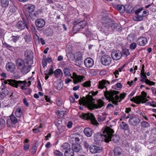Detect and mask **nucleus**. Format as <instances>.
<instances>
[{"label":"nucleus","mask_w":156,"mask_h":156,"mask_svg":"<svg viewBox=\"0 0 156 156\" xmlns=\"http://www.w3.org/2000/svg\"><path fill=\"white\" fill-rule=\"evenodd\" d=\"M98 93L97 91L94 92L93 91L90 92L83 98H81L79 100V104L80 105H86L89 109L91 110L101 108L104 105L103 101L101 99H99L97 101L96 104L93 102L94 99L92 96H94Z\"/></svg>","instance_id":"f257e3e1"},{"label":"nucleus","mask_w":156,"mask_h":156,"mask_svg":"<svg viewBox=\"0 0 156 156\" xmlns=\"http://www.w3.org/2000/svg\"><path fill=\"white\" fill-rule=\"evenodd\" d=\"M101 132V133H98L96 134L94 138L95 143L99 144L103 141L106 143L109 142L113 132V129L108 127H106L103 128Z\"/></svg>","instance_id":"f03ea898"},{"label":"nucleus","mask_w":156,"mask_h":156,"mask_svg":"<svg viewBox=\"0 0 156 156\" xmlns=\"http://www.w3.org/2000/svg\"><path fill=\"white\" fill-rule=\"evenodd\" d=\"M104 95L106 99L111 101L112 103L117 105L118 102H120L123 99L126 95V93H122L120 95V97L117 95L119 93L118 91L115 90H111L109 91L104 92Z\"/></svg>","instance_id":"7ed1b4c3"},{"label":"nucleus","mask_w":156,"mask_h":156,"mask_svg":"<svg viewBox=\"0 0 156 156\" xmlns=\"http://www.w3.org/2000/svg\"><path fill=\"white\" fill-rule=\"evenodd\" d=\"M9 84L16 88L18 87H20L21 89L26 94H29L31 91L30 88L26 87L27 82L26 81L16 80H8Z\"/></svg>","instance_id":"20e7f679"},{"label":"nucleus","mask_w":156,"mask_h":156,"mask_svg":"<svg viewBox=\"0 0 156 156\" xmlns=\"http://www.w3.org/2000/svg\"><path fill=\"white\" fill-rule=\"evenodd\" d=\"M147 94L144 91H142L141 92L142 96L140 95L133 97L131 99V101L137 104H139L140 103H144L147 101L146 98Z\"/></svg>","instance_id":"39448f33"},{"label":"nucleus","mask_w":156,"mask_h":156,"mask_svg":"<svg viewBox=\"0 0 156 156\" xmlns=\"http://www.w3.org/2000/svg\"><path fill=\"white\" fill-rule=\"evenodd\" d=\"M82 117L84 119L90 120L91 123L94 125H97L98 124V123L93 114L83 113Z\"/></svg>","instance_id":"423d86ee"},{"label":"nucleus","mask_w":156,"mask_h":156,"mask_svg":"<svg viewBox=\"0 0 156 156\" xmlns=\"http://www.w3.org/2000/svg\"><path fill=\"white\" fill-rule=\"evenodd\" d=\"M24 55L26 59V63L28 64H33V54L32 51L27 50L24 53Z\"/></svg>","instance_id":"0eeeda50"},{"label":"nucleus","mask_w":156,"mask_h":156,"mask_svg":"<svg viewBox=\"0 0 156 156\" xmlns=\"http://www.w3.org/2000/svg\"><path fill=\"white\" fill-rule=\"evenodd\" d=\"M142 10V8H140L136 11L135 14L136 16H133V18L134 20L136 21H140L143 20L144 15L141 12Z\"/></svg>","instance_id":"6e6552de"},{"label":"nucleus","mask_w":156,"mask_h":156,"mask_svg":"<svg viewBox=\"0 0 156 156\" xmlns=\"http://www.w3.org/2000/svg\"><path fill=\"white\" fill-rule=\"evenodd\" d=\"M10 119H8L7 121V124L8 127L12 126L13 125L16 124L18 122V120L15 116L12 113L9 116Z\"/></svg>","instance_id":"1a4fd4ad"},{"label":"nucleus","mask_w":156,"mask_h":156,"mask_svg":"<svg viewBox=\"0 0 156 156\" xmlns=\"http://www.w3.org/2000/svg\"><path fill=\"white\" fill-rule=\"evenodd\" d=\"M111 60L110 57L107 55H103L101 58V63L105 66L109 65L111 63Z\"/></svg>","instance_id":"9d476101"},{"label":"nucleus","mask_w":156,"mask_h":156,"mask_svg":"<svg viewBox=\"0 0 156 156\" xmlns=\"http://www.w3.org/2000/svg\"><path fill=\"white\" fill-rule=\"evenodd\" d=\"M122 56L121 52L119 50L114 51L111 53V57L114 60H117L120 59Z\"/></svg>","instance_id":"9b49d317"},{"label":"nucleus","mask_w":156,"mask_h":156,"mask_svg":"<svg viewBox=\"0 0 156 156\" xmlns=\"http://www.w3.org/2000/svg\"><path fill=\"white\" fill-rule=\"evenodd\" d=\"M129 122L131 125L136 126L139 123L140 120L138 117L134 116L131 117L129 119Z\"/></svg>","instance_id":"f8f14e48"},{"label":"nucleus","mask_w":156,"mask_h":156,"mask_svg":"<svg viewBox=\"0 0 156 156\" xmlns=\"http://www.w3.org/2000/svg\"><path fill=\"white\" fill-rule=\"evenodd\" d=\"M73 24L74 25L73 27V31L74 33H76L79 31L80 29H82L79 23V20H74L73 22Z\"/></svg>","instance_id":"ddd939ff"},{"label":"nucleus","mask_w":156,"mask_h":156,"mask_svg":"<svg viewBox=\"0 0 156 156\" xmlns=\"http://www.w3.org/2000/svg\"><path fill=\"white\" fill-rule=\"evenodd\" d=\"M16 27L18 29L20 30L24 29L25 27L28 29L27 22L24 19H23L22 21H18L17 23Z\"/></svg>","instance_id":"4468645a"},{"label":"nucleus","mask_w":156,"mask_h":156,"mask_svg":"<svg viewBox=\"0 0 156 156\" xmlns=\"http://www.w3.org/2000/svg\"><path fill=\"white\" fill-rule=\"evenodd\" d=\"M137 44L140 46H144L147 43V40L145 37H140L138 38L136 41Z\"/></svg>","instance_id":"2eb2a0df"},{"label":"nucleus","mask_w":156,"mask_h":156,"mask_svg":"<svg viewBox=\"0 0 156 156\" xmlns=\"http://www.w3.org/2000/svg\"><path fill=\"white\" fill-rule=\"evenodd\" d=\"M112 22L111 19L107 16H103L101 20L102 25L110 26Z\"/></svg>","instance_id":"dca6fc26"},{"label":"nucleus","mask_w":156,"mask_h":156,"mask_svg":"<svg viewBox=\"0 0 156 156\" xmlns=\"http://www.w3.org/2000/svg\"><path fill=\"white\" fill-rule=\"evenodd\" d=\"M102 148L101 147H97L95 145H91L90 147V151L92 153H95L101 152Z\"/></svg>","instance_id":"f3484780"},{"label":"nucleus","mask_w":156,"mask_h":156,"mask_svg":"<svg viewBox=\"0 0 156 156\" xmlns=\"http://www.w3.org/2000/svg\"><path fill=\"white\" fill-rule=\"evenodd\" d=\"M84 63L87 68H90L94 65V61L91 58H87L84 60Z\"/></svg>","instance_id":"a211bd4d"},{"label":"nucleus","mask_w":156,"mask_h":156,"mask_svg":"<svg viewBox=\"0 0 156 156\" xmlns=\"http://www.w3.org/2000/svg\"><path fill=\"white\" fill-rule=\"evenodd\" d=\"M109 84V81L103 80L98 82V88L99 89H103L105 88L106 86Z\"/></svg>","instance_id":"6ab92c4d"},{"label":"nucleus","mask_w":156,"mask_h":156,"mask_svg":"<svg viewBox=\"0 0 156 156\" xmlns=\"http://www.w3.org/2000/svg\"><path fill=\"white\" fill-rule=\"evenodd\" d=\"M71 77L74 79V83H75L77 82H81L84 78L83 76L77 75L75 73H73V76Z\"/></svg>","instance_id":"aec40b11"},{"label":"nucleus","mask_w":156,"mask_h":156,"mask_svg":"<svg viewBox=\"0 0 156 156\" xmlns=\"http://www.w3.org/2000/svg\"><path fill=\"white\" fill-rule=\"evenodd\" d=\"M37 27L39 28L44 27L45 24V21L41 19H39L36 20L35 22Z\"/></svg>","instance_id":"412c9836"},{"label":"nucleus","mask_w":156,"mask_h":156,"mask_svg":"<svg viewBox=\"0 0 156 156\" xmlns=\"http://www.w3.org/2000/svg\"><path fill=\"white\" fill-rule=\"evenodd\" d=\"M31 64H29L28 66H26L25 65L23 67H22L20 69L21 72L23 74H26L28 73L31 69Z\"/></svg>","instance_id":"4be33fe9"},{"label":"nucleus","mask_w":156,"mask_h":156,"mask_svg":"<svg viewBox=\"0 0 156 156\" xmlns=\"http://www.w3.org/2000/svg\"><path fill=\"white\" fill-rule=\"evenodd\" d=\"M16 65L18 69H20L25 65L24 61L22 59H18L16 62Z\"/></svg>","instance_id":"5701e85b"},{"label":"nucleus","mask_w":156,"mask_h":156,"mask_svg":"<svg viewBox=\"0 0 156 156\" xmlns=\"http://www.w3.org/2000/svg\"><path fill=\"white\" fill-rule=\"evenodd\" d=\"M109 28L110 26L102 25L101 30L102 33H103L106 35H107L109 33Z\"/></svg>","instance_id":"b1692460"},{"label":"nucleus","mask_w":156,"mask_h":156,"mask_svg":"<svg viewBox=\"0 0 156 156\" xmlns=\"http://www.w3.org/2000/svg\"><path fill=\"white\" fill-rule=\"evenodd\" d=\"M114 156H122V150L119 147H115L114 149Z\"/></svg>","instance_id":"393cba45"},{"label":"nucleus","mask_w":156,"mask_h":156,"mask_svg":"<svg viewBox=\"0 0 156 156\" xmlns=\"http://www.w3.org/2000/svg\"><path fill=\"white\" fill-rule=\"evenodd\" d=\"M6 68L8 71H13L15 69V65L12 62H9L6 64Z\"/></svg>","instance_id":"a878e982"},{"label":"nucleus","mask_w":156,"mask_h":156,"mask_svg":"<svg viewBox=\"0 0 156 156\" xmlns=\"http://www.w3.org/2000/svg\"><path fill=\"white\" fill-rule=\"evenodd\" d=\"M111 27L113 31H117L119 29L120 27V25L118 24L113 21V22L110 25V27Z\"/></svg>","instance_id":"bb28decb"},{"label":"nucleus","mask_w":156,"mask_h":156,"mask_svg":"<svg viewBox=\"0 0 156 156\" xmlns=\"http://www.w3.org/2000/svg\"><path fill=\"white\" fill-rule=\"evenodd\" d=\"M115 9L121 13H124L125 11V7L122 5H119L114 6Z\"/></svg>","instance_id":"cd10ccee"},{"label":"nucleus","mask_w":156,"mask_h":156,"mask_svg":"<svg viewBox=\"0 0 156 156\" xmlns=\"http://www.w3.org/2000/svg\"><path fill=\"white\" fill-rule=\"evenodd\" d=\"M85 134L87 137L91 136L93 133V131L91 129L88 127L85 128L83 130Z\"/></svg>","instance_id":"c85d7f7f"},{"label":"nucleus","mask_w":156,"mask_h":156,"mask_svg":"<svg viewBox=\"0 0 156 156\" xmlns=\"http://www.w3.org/2000/svg\"><path fill=\"white\" fill-rule=\"evenodd\" d=\"M72 150L76 152H79L81 149V147L77 143L72 145Z\"/></svg>","instance_id":"c756f323"},{"label":"nucleus","mask_w":156,"mask_h":156,"mask_svg":"<svg viewBox=\"0 0 156 156\" xmlns=\"http://www.w3.org/2000/svg\"><path fill=\"white\" fill-rule=\"evenodd\" d=\"M119 127L121 129L124 130H128L129 129L128 125L124 122H122L120 124L119 126Z\"/></svg>","instance_id":"7c9ffc66"},{"label":"nucleus","mask_w":156,"mask_h":156,"mask_svg":"<svg viewBox=\"0 0 156 156\" xmlns=\"http://www.w3.org/2000/svg\"><path fill=\"white\" fill-rule=\"evenodd\" d=\"M16 8L14 5L12 4L10 5L9 7V13L12 14L16 12Z\"/></svg>","instance_id":"2f4dec72"},{"label":"nucleus","mask_w":156,"mask_h":156,"mask_svg":"<svg viewBox=\"0 0 156 156\" xmlns=\"http://www.w3.org/2000/svg\"><path fill=\"white\" fill-rule=\"evenodd\" d=\"M74 153L71 148L66 150L65 152V156H73Z\"/></svg>","instance_id":"473e14b6"},{"label":"nucleus","mask_w":156,"mask_h":156,"mask_svg":"<svg viewBox=\"0 0 156 156\" xmlns=\"http://www.w3.org/2000/svg\"><path fill=\"white\" fill-rule=\"evenodd\" d=\"M70 148V145L68 143H64L61 147V149L62 150H67Z\"/></svg>","instance_id":"72a5a7b5"},{"label":"nucleus","mask_w":156,"mask_h":156,"mask_svg":"<svg viewBox=\"0 0 156 156\" xmlns=\"http://www.w3.org/2000/svg\"><path fill=\"white\" fill-rule=\"evenodd\" d=\"M114 133V131H113V132H112V134L111 135V137L110 141H111V139H112V140L114 142L116 143L118 141L119 139V136L117 135H114L113 134Z\"/></svg>","instance_id":"f704fd0d"},{"label":"nucleus","mask_w":156,"mask_h":156,"mask_svg":"<svg viewBox=\"0 0 156 156\" xmlns=\"http://www.w3.org/2000/svg\"><path fill=\"white\" fill-rule=\"evenodd\" d=\"M26 8L29 13L33 12L35 9V7L33 5H29L27 6Z\"/></svg>","instance_id":"c9c22d12"},{"label":"nucleus","mask_w":156,"mask_h":156,"mask_svg":"<svg viewBox=\"0 0 156 156\" xmlns=\"http://www.w3.org/2000/svg\"><path fill=\"white\" fill-rule=\"evenodd\" d=\"M9 4V0H1V5L3 8H5L7 7Z\"/></svg>","instance_id":"e433bc0d"},{"label":"nucleus","mask_w":156,"mask_h":156,"mask_svg":"<svg viewBox=\"0 0 156 156\" xmlns=\"http://www.w3.org/2000/svg\"><path fill=\"white\" fill-rule=\"evenodd\" d=\"M20 38V36L19 35H12L11 37V41L14 43H16L19 40Z\"/></svg>","instance_id":"4c0bfd02"},{"label":"nucleus","mask_w":156,"mask_h":156,"mask_svg":"<svg viewBox=\"0 0 156 156\" xmlns=\"http://www.w3.org/2000/svg\"><path fill=\"white\" fill-rule=\"evenodd\" d=\"M22 112L21 108H17L15 112L16 115L17 117H20L21 116Z\"/></svg>","instance_id":"58836bf2"},{"label":"nucleus","mask_w":156,"mask_h":156,"mask_svg":"<svg viewBox=\"0 0 156 156\" xmlns=\"http://www.w3.org/2000/svg\"><path fill=\"white\" fill-rule=\"evenodd\" d=\"M45 75H51L53 73V66L51 65L49 69L44 71Z\"/></svg>","instance_id":"ea45409f"},{"label":"nucleus","mask_w":156,"mask_h":156,"mask_svg":"<svg viewBox=\"0 0 156 156\" xmlns=\"http://www.w3.org/2000/svg\"><path fill=\"white\" fill-rule=\"evenodd\" d=\"M66 112V111L64 108H61L58 111V115L59 117H62L64 116Z\"/></svg>","instance_id":"a19ab883"},{"label":"nucleus","mask_w":156,"mask_h":156,"mask_svg":"<svg viewBox=\"0 0 156 156\" xmlns=\"http://www.w3.org/2000/svg\"><path fill=\"white\" fill-rule=\"evenodd\" d=\"M97 118L98 121L100 122L104 121L105 119V117L104 116L103 114L100 115H97Z\"/></svg>","instance_id":"79ce46f5"},{"label":"nucleus","mask_w":156,"mask_h":156,"mask_svg":"<svg viewBox=\"0 0 156 156\" xmlns=\"http://www.w3.org/2000/svg\"><path fill=\"white\" fill-rule=\"evenodd\" d=\"M64 73L66 76H71L69 72V69L68 68H65L64 69Z\"/></svg>","instance_id":"37998d69"},{"label":"nucleus","mask_w":156,"mask_h":156,"mask_svg":"<svg viewBox=\"0 0 156 156\" xmlns=\"http://www.w3.org/2000/svg\"><path fill=\"white\" fill-rule=\"evenodd\" d=\"M79 22L82 29L87 24V22L85 20L80 21L79 20Z\"/></svg>","instance_id":"c03bdc74"},{"label":"nucleus","mask_w":156,"mask_h":156,"mask_svg":"<svg viewBox=\"0 0 156 156\" xmlns=\"http://www.w3.org/2000/svg\"><path fill=\"white\" fill-rule=\"evenodd\" d=\"M9 93V91L6 89H4L2 90V91L0 93V94L2 97H4L6 95H7Z\"/></svg>","instance_id":"a18cd8bd"},{"label":"nucleus","mask_w":156,"mask_h":156,"mask_svg":"<svg viewBox=\"0 0 156 156\" xmlns=\"http://www.w3.org/2000/svg\"><path fill=\"white\" fill-rule=\"evenodd\" d=\"M61 72L62 70L61 69H56L54 72L55 76L56 77H58V75Z\"/></svg>","instance_id":"49530a36"},{"label":"nucleus","mask_w":156,"mask_h":156,"mask_svg":"<svg viewBox=\"0 0 156 156\" xmlns=\"http://www.w3.org/2000/svg\"><path fill=\"white\" fill-rule=\"evenodd\" d=\"M141 125L144 128L148 127L150 126L149 123L146 121H143L141 122Z\"/></svg>","instance_id":"de8ad7c7"},{"label":"nucleus","mask_w":156,"mask_h":156,"mask_svg":"<svg viewBox=\"0 0 156 156\" xmlns=\"http://www.w3.org/2000/svg\"><path fill=\"white\" fill-rule=\"evenodd\" d=\"M5 124V120L2 118H0V128H2L3 127Z\"/></svg>","instance_id":"09e8293b"},{"label":"nucleus","mask_w":156,"mask_h":156,"mask_svg":"<svg viewBox=\"0 0 156 156\" xmlns=\"http://www.w3.org/2000/svg\"><path fill=\"white\" fill-rule=\"evenodd\" d=\"M5 35V30L0 28V39L3 38Z\"/></svg>","instance_id":"8fccbe9b"},{"label":"nucleus","mask_w":156,"mask_h":156,"mask_svg":"<svg viewBox=\"0 0 156 156\" xmlns=\"http://www.w3.org/2000/svg\"><path fill=\"white\" fill-rule=\"evenodd\" d=\"M23 38L26 42L28 43L30 41L31 37L29 35H26L24 36Z\"/></svg>","instance_id":"3c124183"},{"label":"nucleus","mask_w":156,"mask_h":156,"mask_svg":"<svg viewBox=\"0 0 156 156\" xmlns=\"http://www.w3.org/2000/svg\"><path fill=\"white\" fill-rule=\"evenodd\" d=\"M140 77L142 78L140 81L142 82H145V81L147 79V77L145 75V74H140Z\"/></svg>","instance_id":"603ef678"},{"label":"nucleus","mask_w":156,"mask_h":156,"mask_svg":"<svg viewBox=\"0 0 156 156\" xmlns=\"http://www.w3.org/2000/svg\"><path fill=\"white\" fill-rule=\"evenodd\" d=\"M54 154L57 156H63V154L58 150L55 151Z\"/></svg>","instance_id":"864d4df0"},{"label":"nucleus","mask_w":156,"mask_h":156,"mask_svg":"<svg viewBox=\"0 0 156 156\" xmlns=\"http://www.w3.org/2000/svg\"><path fill=\"white\" fill-rule=\"evenodd\" d=\"M82 58L81 54L80 52H78L76 53L74 56V58Z\"/></svg>","instance_id":"5fc2aeb1"},{"label":"nucleus","mask_w":156,"mask_h":156,"mask_svg":"<svg viewBox=\"0 0 156 156\" xmlns=\"http://www.w3.org/2000/svg\"><path fill=\"white\" fill-rule=\"evenodd\" d=\"M136 44L135 43H133L130 44L129 48L133 50L134 49L136 48Z\"/></svg>","instance_id":"6e6d98bb"},{"label":"nucleus","mask_w":156,"mask_h":156,"mask_svg":"<svg viewBox=\"0 0 156 156\" xmlns=\"http://www.w3.org/2000/svg\"><path fill=\"white\" fill-rule=\"evenodd\" d=\"M145 82L146 84L150 85H154L155 84L154 82L149 80L148 79H146V80L145 81Z\"/></svg>","instance_id":"4d7b16f0"},{"label":"nucleus","mask_w":156,"mask_h":156,"mask_svg":"<svg viewBox=\"0 0 156 156\" xmlns=\"http://www.w3.org/2000/svg\"><path fill=\"white\" fill-rule=\"evenodd\" d=\"M122 54L123 55L126 57L130 53L128 49H125L123 50Z\"/></svg>","instance_id":"13d9d810"},{"label":"nucleus","mask_w":156,"mask_h":156,"mask_svg":"<svg viewBox=\"0 0 156 156\" xmlns=\"http://www.w3.org/2000/svg\"><path fill=\"white\" fill-rule=\"evenodd\" d=\"M37 149V147L36 146H34L31 150V154H35L36 151V150Z\"/></svg>","instance_id":"bf43d9fd"},{"label":"nucleus","mask_w":156,"mask_h":156,"mask_svg":"<svg viewBox=\"0 0 156 156\" xmlns=\"http://www.w3.org/2000/svg\"><path fill=\"white\" fill-rule=\"evenodd\" d=\"M84 87H89L90 86V81H86L82 84Z\"/></svg>","instance_id":"052dcab7"},{"label":"nucleus","mask_w":156,"mask_h":156,"mask_svg":"<svg viewBox=\"0 0 156 156\" xmlns=\"http://www.w3.org/2000/svg\"><path fill=\"white\" fill-rule=\"evenodd\" d=\"M41 128V126L37 127V128L34 129H33V130L34 133H38L40 132L39 130V129Z\"/></svg>","instance_id":"680f3d73"},{"label":"nucleus","mask_w":156,"mask_h":156,"mask_svg":"<svg viewBox=\"0 0 156 156\" xmlns=\"http://www.w3.org/2000/svg\"><path fill=\"white\" fill-rule=\"evenodd\" d=\"M23 101L24 105H25L27 107H29V104L27 101V99L26 98H23Z\"/></svg>","instance_id":"e2e57ef3"},{"label":"nucleus","mask_w":156,"mask_h":156,"mask_svg":"<svg viewBox=\"0 0 156 156\" xmlns=\"http://www.w3.org/2000/svg\"><path fill=\"white\" fill-rule=\"evenodd\" d=\"M42 66L43 67H44L47 65V62L46 59L44 60V59H42Z\"/></svg>","instance_id":"0e129e2a"},{"label":"nucleus","mask_w":156,"mask_h":156,"mask_svg":"<svg viewBox=\"0 0 156 156\" xmlns=\"http://www.w3.org/2000/svg\"><path fill=\"white\" fill-rule=\"evenodd\" d=\"M33 12L29 13V16L32 19H34V17L36 16V15L34 13H32Z\"/></svg>","instance_id":"69168bd1"},{"label":"nucleus","mask_w":156,"mask_h":156,"mask_svg":"<svg viewBox=\"0 0 156 156\" xmlns=\"http://www.w3.org/2000/svg\"><path fill=\"white\" fill-rule=\"evenodd\" d=\"M85 34L86 36L87 37L89 35H90L91 32H90V31L89 30V29H88L86 30V32H85Z\"/></svg>","instance_id":"338daca9"},{"label":"nucleus","mask_w":156,"mask_h":156,"mask_svg":"<svg viewBox=\"0 0 156 156\" xmlns=\"http://www.w3.org/2000/svg\"><path fill=\"white\" fill-rule=\"evenodd\" d=\"M74 64L78 66H81L82 62H78V61H75L74 62Z\"/></svg>","instance_id":"774afa93"}]
</instances>
